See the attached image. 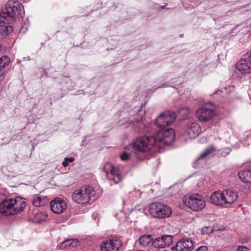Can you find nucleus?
Here are the masks:
<instances>
[{
    "label": "nucleus",
    "mask_w": 251,
    "mask_h": 251,
    "mask_svg": "<svg viewBox=\"0 0 251 251\" xmlns=\"http://www.w3.org/2000/svg\"><path fill=\"white\" fill-rule=\"evenodd\" d=\"M78 243V239H68L63 242L62 246L64 248L75 247L77 246Z\"/></svg>",
    "instance_id": "obj_24"
},
{
    "label": "nucleus",
    "mask_w": 251,
    "mask_h": 251,
    "mask_svg": "<svg viewBox=\"0 0 251 251\" xmlns=\"http://www.w3.org/2000/svg\"><path fill=\"white\" fill-rule=\"evenodd\" d=\"M225 205L234 203L238 198L237 193L233 190L227 189L223 191Z\"/></svg>",
    "instance_id": "obj_16"
},
{
    "label": "nucleus",
    "mask_w": 251,
    "mask_h": 251,
    "mask_svg": "<svg viewBox=\"0 0 251 251\" xmlns=\"http://www.w3.org/2000/svg\"><path fill=\"white\" fill-rule=\"evenodd\" d=\"M153 241L152 236L150 234L143 235L139 239V243L142 247L148 246Z\"/></svg>",
    "instance_id": "obj_20"
},
{
    "label": "nucleus",
    "mask_w": 251,
    "mask_h": 251,
    "mask_svg": "<svg viewBox=\"0 0 251 251\" xmlns=\"http://www.w3.org/2000/svg\"><path fill=\"white\" fill-rule=\"evenodd\" d=\"M25 12L22 3L17 0H9L5 10L0 13V38H2L12 31L11 25H6L15 19L17 13L22 15Z\"/></svg>",
    "instance_id": "obj_1"
},
{
    "label": "nucleus",
    "mask_w": 251,
    "mask_h": 251,
    "mask_svg": "<svg viewBox=\"0 0 251 251\" xmlns=\"http://www.w3.org/2000/svg\"><path fill=\"white\" fill-rule=\"evenodd\" d=\"M10 59L7 56H3L0 58V76L4 74V68L8 66Z\"/></svg>",
    "instance_id": "obj_21"
},
{
    "label": "nucleus",
    "mask_w": 251,
    "mask_h": 251,
    "mask_svg": "<svg viewBox=\"0 0 251 251\" xmlns=\"http://www.w3.org/2000/svg\"><path fill=\"white\" fill-rule=\"evenodd\" d=\"M215 107L211 103H207L197 110L196 114L197 118L202 122H206L216 114Z\"/></svg>",
    "instance_id": "obj_8"
},
{
    "label": "nucleus",
    "mask_w": 251,
    "mask_h": 251,
    "mask_svg": "<svg viewBox=\"0 0 251 251\" xmlns=\"http://www.w3.org/2000/svg\"><path fill=\"white\" fill-rule=\"evenodd\" d=\"M25 205L24 200L19 197L6 199L0 203V213L6 216L15 215L23 211Z\"/></svg>",
    "instance_id": "obj_2"
},
{
    "label": "nucleus",
    "mask_w": 251,
    "mask_h": 251,
    "mask_svg": "<svg viewBox=\"0 0 251 251\" xmlns=\"http://www.w3.org/2000/svg\"><path fill=\"white\" fill-rule=\"evenodd\" d=\"M249 62L251 66V52L246 53L243 55Z\"/></svg>",
    "instance_id": "obj_31"
},
{
    "label": "nucleus",
    "mask_w": 251,
    "mask_h": 251,
    "mask_svg": "<svg viewBox=\"0 0 251 251\" xmlns=\"http://www.w3.org/2000/svg\"><path fill=\"white\" fill-rule=\"evenodd\" d=\"M129 157H130V154L127 153L126 152H124L120 156L121 160H122L123 161H126V160H128L129 158Z\"/></svg>",
    "instance_id": "obj_30"
},
{
    "label": "nucleus",
    "mask_w": 251,
    "mask_h": 251,
    "mask_svg": "<svg viewBox=\"0 0 251 251\" xmlns=\"http://www.w3.org/2000/svg\"><path fill=\"white\" fill-rule=\"evenodd\" d=\"M103 169L109 180H113L115 183H118L121 181L122 177L118 168L115 167L111 163L107 162L103 166Z\"/></svg>",
    "instance_id": "obj_10"
},
{
    "label": "nucleus",
    "mask_w": 251,
    "mask_h": 251,
    "mask_svg": "<svg viewBox=\"0 0 251 251\" xmlns=\"http://www.w3.org/2000/svg\"><path fill=\"white\" fill-rule=\"evenodd\" d=\"M196 251H207V248L206 246L199 247Z\"/></svg>",
    "instance_id": "obj_33"
},
{
    "label": "nucleus",
    "mask_w": 251,
    "mask_h": 251,
    "mask_svg": "<svg viewBox=\"0 0 251 251\" xmlns=\"http://www.w3.org/2000/svg\"><path fill=\"white\" fill-rule=\"evenodd\" d=\"M178 112L184 118H186L190 113V110L188 107H182L180 108Z\"/></svg>",
    "instance_id": "obj_25"
},
{
    "label": "nucleus",
    "mask_w": 251,
    "mask_h": 251,
    "mask_svg": "<svg viewBox=\"0 0 251 251\" xmlns=\"http://www.w3.org/2000/svg\"><path fill=\"white\" fill-rule=\"evenodd\" d=\"M183 201L187 207L193 211L201 210L205 205L203 198L198 194L185 196Z\"/></svg>",
    "instance_id": "obj_6"
},
{
    "label": "nucleus",
    "mask_w": 251,
    "mask_h": 251,
    "mask_svg": "<svg viewBox=\"0 0 251 251\" xmlns=\"http://www.w3.org/2000/svg\"><path fill=\"white\" fill-rule=\"evenodd\" d=\"M201 133V128L196 122H192L187 125V128L184 135L189 138L193 139L197 137Z\"/></svg>",
    "instance_id": "obj_15"
},
{
    "label": "nucleus",
    "mask_w": 251,
    "mask_h": 251,
    "mask_svg": "<svg viewBox=\"0 0 251 251\" xmlns=\"http://www.w3.org/2000/svg\"><path fill=\"white\" fill-rule=\"evenodd\" d=\"M155 146L154 139L152 137L143 136L137 139L131 146L135 150L141 152H145L150 151Z\"/></svg>",
    "instance_id": "obj_7"
},
{
    "label": "nucleus",
    "mask_w": 251,
    "mask_h": 251,
    "mask_svg": "<svg viewBox=\"0 0 251 251\" xmlns=\"http://www.w3.org/2000/svg\"><path fill=\"white\" fill-rule=\"evenodd\" d=\"M155 145L160 147L159 144L168 145L172 143L175 139V131L172 128L162 129L159 130L154 136Z\"/></svg>",
    "instance_id": "obj_5"
},
{
    "label": "nucleus",
    "mask_w": 251,
    "mask_h": 251,
    "mask_svg": "<svg viewBox=\"0 0 251 251\" xmlns=\"http://www.w3.org/2000/svg\"><path fill=\"white\" fill-rule=\"evenodd\" d=\"M47 216L46 214H45L44 213L42 212L38 213L36 214L35 216V221L36 222L41 223L42 221L46 220L47 218Z\"/></svg>",
    "instance_id": "obj_26"
},
{
    "label": "nucleus",
    "mask_w": 251,
    "mask_h": 251,
    "mask_svg": "<svg viewBox=\"0 0 251 251\" xmlns=\"http://www.w3.org/2000/svg\"><path fill=\"white\" fill-rule=\"evenodd\" d=\"M194 248L193 240L190 238H183L177 242L175 246L171 248L176 251H192Z\"/></svg>",
    "instance_id": "obj_12"
},
{
    "label": "nucleus",
    "mask_w": 251,
    "mask_h": 251,
    "mask_svg": "<svg viewBox=\"0 0 251 251\" xmlns=\"http://www.w3.org/2000/svg\"><path fill=\"white\" fill-rule=\"evenodd\" d=\"M237 251H248V249L245 246H239L237 249Z\"/></svg>",
    "instance_id": "obj_32"
},
{
    "label": "nucleus",
    "mask_w": 251,
    "mask_h": 251,
    "mask_svg": "<svg viewBox=\"0 0 251 251\" xmlns=\"http://www.w3.org/2000/svg\"><path fill=\"white\" fill-rule=\"evenodd\" d=\"M173 239L172 235H162L153 240L152 245L155 248H164L169 247L172 244Z\"/></svg>",
    "instance_id": "obj_13"
},
{
    "label": "nucleus",
    "mask_w": 251,
    "mask_h": 251,
    "mask_svg": "<svg viewBox=\"0 0 251 251\" xmlns=\"http://www.w3.org/2000/svg\"><path fill=\"white\" fill-rule=\"evenodd\" d=\"M216 151V149L213 146H209L206 148L200 154L198 159H204L211 154Z\"/></svg>",
    "instance_id": "obj_23"
},
{
    "label": "nucleus",
    "mask_w": 251,
    "mask_h": 251,
    "mask_svg": "<svg viewBox=\"0 0 251 251\" xmlns=\"http://www.w3.org/2000/svg\"><path fill=\"white\" fill-rule=\"evenodd\" d=\"M223 191L215 192L211 195L210 200L215 205H225Z\"/></svg>",
    "instance_id": "obj_17"
},
{
    "label": "nucleus",
    "mask_w": 251,
    "mask_h": 251,
    "mask_svg": "<svg viewBox=\"0 0 251 251\" xmlns=\"http://www.w3.org/2000/svg\"><path fill=\"white\" fill-rule=\"evenodd\" d=\"M121 246V241L118 238L112 237L102 242L100 249L101 251H118Z\"/></svg>",
    "instance_id": "obj_11"
},
{
    "label": "nucleus",
    "mask_w": 251,
    "mask_h": 251,
    "mask_svg": "<svg viewBox=\"0 0 251 251\" xmlns=\"http://www.w3.org/2000/svg\"><path fill=\"white\" fill-rule=\"evenodd\" d=\"M143 118L141 116H137L136 118H134L135 121H133V126L135 128L140 127L142 125V121Z\"/></svg>",
    "instance_id": "obj_27"
},
{
    "label": "nucleus",
    "mask_w": 251,
    "mask_h": 251,
    "mask_svg": "<svg viewBox=\"0 0 251 251\" xmlns=\"http://www.w3.org/2000/svg\"><path fill=\"white\" fill-rule=\"evenodd\" d=\"M212 229L210 226H205L203 227L201 229V233L202 234H207L208 233L212 232Z\"/></svg>",
    "instance_id": "obj_29"
},
{
    "label": "nucleus",
    "mask_w": 251,
    "mask_h": 251,
    "mask_svg": "<svg viewBox=\"0 0 251 251\" xmlns=\"http://www.w3.org/2000/svg\"><path fill=\"white\" fill-rule=\"evenodd\" d=\"M176 118L173 111H167L161 113L155 119V124L158 127H164L170 125Z\"/></svg>",
    "instance_id": "obj_9"
},
{
    "label": "nucleus",
    "mask_w": 251,
    "mask_h": 251,
    "mask_svg": "<svg viewBox=\"0 0 251 251\" xmlns=\"http://www.w3.org/2000/svg\"><path fill=\"white\" fill-rule=\"evenodd\" d=\"M95 194V190L92 186H83L74 192L72 199L76 203L82 204L88 202Z\"/></svg>",
    "instance_id": "obj_3"
},
{
    "label": "nucleus",
    "mask_w": 251,
    "mask_h": 251,
    "mask_svg": "<svg viewBox=\"0 0 251 251\" xmlns=\"http://www.w3.org/2000/svg\"><path fill=\"white\" fill-rule=\"evenodd\" d=\"M51 210L55 214H60L67 207V202L61 198H55L50 203Z\"/></svg>",
    "instance_id": "obj_14"
},
{
    "label": "nucleus",
    "mask_w": 251,
    "mask_h": 251,
    "mask_svg": "<svg viewBox=\"0 0 251 251\" xmlns=\"http://www.w3.org/2000/svg\"><path fill=\"white\" fill-rule=\"evenodd\" d=\"M238 176L243 182L251 183V166L239 172Z\"/></svg>",
    "instance_id": "obj_19"
},
{
    "label": "nucleus",
    "mask_w": 251,
    "mask_h": 251,
    "mask_svg": "<svg viewBox=\"0 0 251 251\" xmlns=\"http://www.w3.org/2000/svg\"><path fill=\"white\" fill-rule=\"evenodd\" d=\"M236 69L243 73H251V66L248 60L243 56L241 59L236 64Z\"/></svg>",
    "instance_id": "obj_18"
},
{
    "label": "nucleus",
    "mask_w": 251,
    "mask_h": 251,
    "mask_svg": "<svg viewBox=\"0 0 251 251\" xmlns=\"http://www.w3.org/2000/svg\"><path fill=\"white\" fill-rule=\"evenodd\" d=\"M149 211L154 218L160 219L169 217L172 213L170 207L161 202H153L150 204Z\"/></svg>",
    "instance_id": "obj_4"
},
{
    "label": "nucleus",
    "mask_w": 251,
    "mask_h": 251,
    "mask_svg": "<svg viewBox=\"0 0 251 251\" xmlns=\"http://www.w3.org/2000/svg\"><path fill=\"white\" fill-rule=\"evenodd\" d=\"M75 160V159L73 157H66L64 161L62 162V165L66 167L69 165V162H73Z\"/></svg>",
    "instance_id": "obj_28"
},
{
    "label": "nucleus",
    "mask_w": 251,
    "mask_h": 251,
    "mask_svg": "<svg viewBox=\"0 0 251 251\" xmlns=\"http://www.w3.org/2000/svg\"><path fill=\"white\" fill-rule=\"evenodd\" d=\"M46 198L41 196H35L32 200V204L35 206H41L45 204Z\"/></svg>",
    "instance_id": "obj_22"
}]
</instances>
